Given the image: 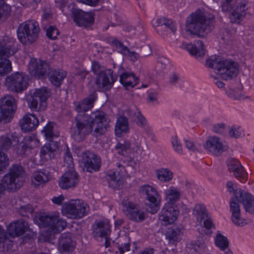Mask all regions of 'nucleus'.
<instances>
[{
    "label": "nucleus",
    "instance_id": "f257e3e1",
    "mask_svg": "<svg viewBox=\"0 0 254 254\" xmlns=\"http://www.w3.org/2000/svg\"><path fill=\"white\" fill-rule=\"evenodd\" d=\"M214 19L213 16L207 17L202 13L196 12L187 19V31L199 37H204L213 29Z\"/></svg>",
    "mask_w": 254,
    "mask_h": 254
},
{
    "label": "nucleus",
    "instance_id": "f03ea898",
    "mask_svg": "<svg viewBox=\"0 0 254 254\" xmlns=\"http://www.w3.org/2000/svg\"><path fill=\"white\" fill-rule=\"evenodd\" d=\"M206 65L217 71V74L227 80L236 76L239 68L237 63L231 60H223L219 56H213L206 60Z\"/></svg>",
    "mask_w": 254,
    "mask_h": 254
},
{
    "label": "nucleus",
    "instance_id": "7ed1b4c3",
    "mask_svg": "<svg viewBox=\"0 0 254 254\" xmlns=\"http://www.w3.org/2000/svg\"><path fill=\"white\" fill-rule=\"evenodd\" d=\"M76 116V127H108L110 119L104 112L99 111L92 112L90 115L79 113Z\"/></svg>",
    "mask_w": 254,
    "mask_h": 254
},
{
    "label": "nucleus",
    "instance_id": "20e7f679",
    "mask_svg": "<svg viewBox=\"0 0 254 254\" xmlns=\"http://www.w3.org/2000/svg\"><path fill=\"white\" fill-rule=\"evenodd\" d=\"M34 222L40 227H48L46 231L47 235H49L50 238H52L53 235L59 233L66 226L65 221L61 219L59 216L52 214H43L37 216Z\"/></svg>",
    "mask_w": 254,
    "mask_h": 254
},
{
    "label": "nucleus",
    "instance_id": "39448f33",
    "mask_svg": "<svg viewBox=\"0 0 254 254\" xmlns=\"http://www.w3.org/2000/svg\"><path fill=\"white\" fill-rule=\"evenodd\" d=\"M23 170L21 166L15 165L9 169L2 178L0 184L8 191H15L23 185Z\"/></svg>",
    "mask_w": 254,
    "mask_h": 254
},
{
    "label": "nucleus",
    "instance_id": "423d86ee",
    "mask_svg": "<svg viewBox=\"0 0 254 254\" xmlns=\"http://www.w3.org/2000/svg\"><path fill=\"white\" fill-rule=\"evenodd\" d=\"M39 32L38 22L29 20L19 25L17 30V34L19 41L22 44L30 45L37 40Z\"/></svg>",
    "mask_w": 254,
    "mask_h": 254
},
{
    "label": "nucleus",
    "instance_id": "0eeeda50",
    "mask_svg": "<svg viewBox=\"0 0 254 254\" xmlns=\"http://www.w3.org/2000/svg\"><path fill=\"white\" fill-rule=\"evenodd\" d=\"M50 97V92L46 87L37 89L27 98L28 107L33 111H42L46 109L47 100Z\"/></svg>",
    "mask_w": 254,
    "mask_h": 254
},
{
    "label": "nucleus",
    "instance_id": "6e6552de",
    "mask_svg": "<svg viewBox=\"0 0 254 254\" xmlns=\"http://www.w3.org/2000/svg\"><path fill=\"white\" fill-rule=\"evenodd\" d=\"M5 85L9 91L21 93L28 87V77L23 72H16L6 77Z\"/></svg>",
    "mask_w": 254,
    "mask_h": 254
},
{
    "label": "nucleus",
    "instance_id": "1a4fd4ad",
    "mask_svg": "<svg viewBox=\"0 0 254 254\" xmlns=\"http://www.w3.org/2000/svg\"><path fill=\"white\" fill-rule=\"evenodd\" d=\"M62 211L72 218H81L87 214L89 207L81 200H71L63 204Z\"/></svg>",
    "mask_w": 254,
    "mask_h": 254
},
{
    "label": "nucleus",
    "instance_id": "9d476101",
    "mask_svg": "<svg viewBox=\"0 0 254 254\" xmlns=\"http://www.w3.org/2000/svg\"><path fill=\"white\" fill-rule=\"evenodd\" d=\"M139 191L146 195L148 201L146 204L147 211L151 214L157 213L160 208L161 198L156 190L152 186L145 185L140 188Z\"/></svg>",
    "mask_w": 254,
    "mask_h": 254
},
{
    "label": "nucleus",
    "instance_id": "9b49d317",
    "mask_svg": "<svg viewBox=\"0 0 254 254\" xmlns=\"http://www.w3.org/2000/svg\"><path fill=\"white\" fill-rule=\"evenodd\" d=\"M28 69L32 76L37 79H42L47 75L50 66L47 61L31 58L28 64Z\"/></svg>",
    "mask_w": 254,
    "mask_h": 254
},
{
    "label": "nucleus",
    "instance_id": "f8f14e48",
    "mask_svg": "<svg viewBox=\"0 0 254 254\" xmlns=\"http://www.w3.org/2000/svg\"><path fill=\"white\" fill-rule=\"evenodd\" d=\"M123 210L125 214L131 220L139 222L145 219L144 212L139 207L128 199L123 200Z\"/></svg>",
    "mask_w": 254,
    "mask_h": 254
},
{
    "label": "nucleus",
    "instance_id": "ddd939ff",
    "mask_svg": "<svg viewBox=\"0 0 254 254\" xmlns=\"http://www.w3.org/2000/svg\"><path fill=\"white\" fill-rule=\"evenodd\" d=\"M94 14L92 12H84L82 10L72 8L71 16L74 22L79 26L85 27L91 26L94 21Z\"/></svg>",
    "mask_w": 254,
    "mask_h": 254
},
{
    "label": "nucleus",
    "instance_id": "4468645a",
    "mask_svg": "<svg viewBox=\"0 0 254 254\" xmlns=\"http://www.w3.org/2000/svg\"><path fill=\"white\" fill-rule=\"evenodd\" d=\"M82 162L83 163V170L88 172L97 171L101 167L100 157L89 151L82 153Z\"/></svg>",
    "mask_w": 254,
    "mask_h": 254
},
{
    "label": "nucleus",
    "instance_id": "2eb2a0df",
    "mask_svg": "<svg viewBox=\"0 0 254 254\" xmlns=\"http://www.w3.org/2000/svg\"><path fill=\"white\" fill-rule=\"evenodd\" d=\"M117 79V76L113 74L112 69H106L98 73L95 83L98 88L108 90L112 87Z\"/></svg>",
    "mask_w": 254,
    "mask_h": 254
},
{
    "label": "nucleus",
    "instance_id": "dca6fc26",
    "mask_svg": "<svg viewBox=\"0 0 254 254\" xmlns=\"http://www.w3.org/2000/svg\"><path fill=\"white\" fill-rule=\"evenodd\" d=\"M0 108L3 118H10L16 109V100L11 95H6L1 99Z\"/></svg>",
    "mask_w": 254,
    "mask_h": 254
},
{
    "label": "nucleus",
    "instance_id": "f3484780",
    "mask_svg": "<svg viewBox=\"0 0 254 254\" xmlns=\"http://www.w3.org/2000/svg\"><path fill=\"white\" fill-rule=\"evenodd\" d=\"M179 211L173 206L165 205L159 214V220L163 225L173 224L177 219Z\"/></svg>",
    "mask_w": 254,
    "mask_h": 254
},
{
    "label": "nucleus",
    "instance_id": "a211bd4d",
    "mask_svg": "<svg viewBox=\"0 0 254 254\" xmlns=\"http://www.w3.org/2000/svg\"><path fill=\"white\" fill-rule=\"evenodd\" d=\"M204 147L208 152L216 156H220L224 151V146L220 138L215 136L208 137Z\"/></svg>",
    "mask_w": 254,
    "mask_h": 254
},
{
    "label": "nucleus",
    "instance_id": "6ab92c4d",
    "mask_svg": "<svg viewBox=\"0 0 254 254\" xmlns=\"http://www.w3.org/2000/svg\"><path fill=\"white\" fill-rule=\"evenodd\" d=\"M235 198L237 201L243 205L246 212L250 213H254V196L239 189L235 192Z\"/></svg>",
    "mask_w": 254,
    "mask_h": 254
},
{
    "label": "nucleus",
    "instance_id": "aec40b11",
    "mask_svg": "<svg viewBox=\"0 0 254 254\" xmlns=\"http://www.w3.org/2000/svg\"><path fill=\"white\" fill-rule=\"evenodd\" d=\"M79 181L78 175L74 170L65 172L59 180V185L62 189H68L75 187Z\"/></svg>",
    "mask_w": 254,
    "mask_h": 254
},
{
    "label": "nucleus",
    "instance_id": "412c9836",
    "mask_svg": "<svg viewBox=\"0 0 254 254\" xmlns=\"http://www.w3.org/2000/svg\"><path fill=\"white\" fill-rule=\"evenodd\" d=\"M227 162L229 170L234 173L236 178L242 183L247 180L248 174L239 161L234 158H230Z\"/></svg>",
    "mask_w": 254,
    "mask_h": 254
},
{
    "label": "nucleus",
    "instance_id": "4be33fe9",
    "mask_svg": "<svg viewBox=\"0 0 254 254\" xmlns=\"http://www.w3.org/2000/svg\"><path fill=\"white\" fill-rule=\"evenodd\" d=\"M230 210L232 213L231 220L235 225L243 227L248 224L247 220L242 218L240 205L234 198L230 201Z\"/></svg>",
    "mask_w": 254,
    "mask_h": 254
},
{
    "label": "nucleus",
    "instance_id": "5701e85b",
    "mask_svg": "<svg viewBox=\"0 0 254 254\" xmlns=\"http://www.w3.org/2000/svg\"><path fill=\"white\" fill-rule=\"evenodd\" d=\"M110 232V224L107 220L97 222L93 226L92 234L95 238L106 239Z\"/></svg>",
    "mask_w": 254,
    "mask_h": 254
},
{
    "label": "nucleus",
    "instance_id": "b1692460",
    "mask_svg": "<svg viewBox=\"0 0 254 254\" xmlns=\"http://www.w3.org/2000/svg\"><path fill=\"white\" fill-rule=\"evenodd\" d=\"M97 100L95 93L90 94L79 102L75 103V110L78 113H85L92 109L95 101Z\"/></svg>",
    "mask_w": 254,
    "mask_h": 254
},
{
    "label": "nucleus",
    "instance_id": "393cba45",
    "mask_svg": "<svg viewBox=\"0 0 254 254\" xmlns=\"http://www.w3.org/2000/svg\"><path fill=\"white\" fill-rule=\"evenodd\" d=\"M156 26L158 27V32L163 31V32L161 33L163 37L167 36L169 31H171L173 34L176 32V26L171 19L163 17H160L156 20Z\"/></svg>",
    "mask_w": 254,
    "mask_h": 254
},
{
    "label": "nucleus",
    "instance_id": "a878e982",
    "mask_svg": "<svg viewBox=\"0 0 254 254\" xmlns=\"http://www.w3.org/2000/svg\"><path fill=\"white\" fill-rule=\"evenodd\" d=\"M156 26L158 27V32L163 31V32L161 33L163 37L167 36L169 31H171L173 34L176 32V26L171 19L163 17H160L156 20Z\"/></svg>",
    "mask_w": 254,
    "mask_h": 254
},
{
    "label": "nucleus",
    "instance_id": "bb28decb",
    "mask_svg": "<svg viewBox=\"0 0 254 254\" xmlns=\"http://www.w3.org/2000/svg\"><path fill=\"white\" fill-rule=\"evenodd\" d=\"M28 222L23 219H19L11 223L8 228L9 234L12 236H18L23 235L28 230Z\"/></svg>",
    "mask_w": 254,
    "mask_h": 254
},
{
    "label": "nucleus",
    "instance_id": "cd10ccee",
    "mask_svg": "<svg viewBox=\"0 0 254 254\" xmlns=\"http://www.w3.org/2000/svg\"><path fill=\"white\" fill-rule=\"evenodd\" d=\"M47 75H48L50 82L55 86L59 87L66 77V72L64 70L60 69L53 70L50 68Z\"/></svg>",
    "mask_w": 254,
    "mask_h": 254
},
{
    "label": "nucleus",
    "instance_id": "c85d7f7f",
    "mask_svg": "<svg viewBox=\"0 0 254 254\" xmlns=\"http://www.w3.org/2000/svg\"><path fill=\"white\" fill-rule=\"evenodd\" d=\"M58 150V143L57 141H50L44 145L40 150V155L46 160L51 159L55 157V153Z\"/></svg>",
    "mask_w": 254,
    "mask_h": 254
},
{
    "label": "nucleus",
    "instance_id": "c756f323",
    "mask_svg": "<svg viewBox=\"0 0 254 254\" xmlns=\"http://www.w3.org/2000/svg\"><path fill=\"white\" fill-rule=\"evenodd\" d=\"M181 195V192L177 188L173 186L170 187L165 190V191L166 200V203L165 205L173 206L180 199Z\"/></svg>",
    "mask_w": 254,
    "mask_h": 254
},
{
    "label": "nucleus",
    "instance_id": "7c9ffc66",
    "mask_svg": "<svg viewBox=\"0 0 254 254\" xmlns=\"http://www.w3.org/2000/svg\"><path fill=\"white\" fill-rule=\"evenodd\" d=\"M58 245L61 252H72L74 248L70 234H62L59 239Z\"/></svg>",
    "mask_w": 254,
    "mask_h": 254
},
{
    "label": "nucleus",
    "instance_id": "2f4dec72",
    "mask_svg": "<svg viewBox=\"0 0 254 254\" xmlns=\"http://www.w3.org/2000/svg\"><path fill=\"white\" fill-rule=\"evenodd\" d=\"M193 254H203L207 251V241L202 238L189 245Z\"/></svg>",
    "mask_w": 254,
    "mask_h": 254
},
{
    "label": "nucleus",
    "instance_id": "473e14b6",
    "mask_svg": "<svg viewBox=\"0 0 254 254\" xmlns=\"http://www.w3.org/2000/svg\"><path fill=\"white\" fill-rule=\"evenodd\" d=\"M51 178L50 173L45 170L37 171L33 175L32 183L34 186H39L48 182Z\"/></svg>",
    "mask_w": 254,
    "mask_h": 254
},
{
    "label": "nucleus",
    "instance_id": "72a5a7b5",
    "mask_svg": "<svg viewBox=\"0 0 254 254\" xmlns=\"http://www.w3.org/2000/svg\"><path fill=\"white\" fill-rule=\"evenodd\" d=\"M197 45V46L191 44H187L186 49L190 55L196 58L202 57L205 54L204 44L201 41H198Z\"/></svg>",
    "mask_w": 254,
    "mask_h": 254
},
{
    "label": "nucleus",
    "instance_id": "f704fd0d",
    "mask_svg": "<svg viewBox=\"0 0 254 254\" xmlns=\"http://www.w3.org/2000/svg\"><path fill=\"white\" fill-rule=\"evenodd\" d=\"M247 8L245 3H241L236 9L232 12L230 18L232 23H239L246 14Z\"/></svg>",
    "mask_w": 254,
    "mask_h": 254
},
{
    "label": "nucleus",
    "instance_id": "c9c22d12",
    "mask_svg": "<svg viewBox=\"0 0 254 254\" xmlns=\"http://www.w3.org/2000/svg\"><path fill=\"white\" fill-rule=\"evenodd\" d=\"M214 131L224 136L235 138L240 137L243 135V131L240 128H214Z\"/></svg>",
    "mask_w": 254,
    "mask_h": 254
},
{
    "label": "nucleus",
    "instance_id": "e433bc0d",
    "mask_svg": "<svg viewBox=\"0 0 254 254\" xmlns=\"http://www.w3.org/2000/svg\"><path fill=\"white\" fill-rule=\"evenodd\" d=\"M39 121L33 114H28L19 120V125L20 127H37Z\"/></svg>",
    "mask_w": 254,
    "mask_h": 254
},
{
    "label": "nucleus",
    "instance_id": "4c0bfd02",
    "mask_svg": "<svg viewBox=\"0 0 254 254\" xmlns=\"http://www.w3.org/2000/svg\"><path fill=\"white\" fill-rule=\"evenodd\" d=\"M215 243L221 251L227 250L225 252L226 254H232V252L229 249V242L228 239L220 233H218L216 235Z\"/></svg>",
    "mask_w": 254,
    "mask_h": 254
},
{
    "label": "nucleus",
    "instance_id": "58836bf2",
    "mask_svg": "<svg viewBox=\"0 0 254 254\" xmlns=\"http://www.w3.org/2000/svg\"><path fill=\"white\" fill-rule=\"evenodd\" d=\"M107 180L109 182L110 187L113 189H120L122 187V180L115 171H110L107 174Z\"/></svg>",
    "mask_w": 254,
    "mask_h": 254
},
{
    "label": "nucleus",
    "instance_id": "ea45409f",
    "mask_svg": "<svg viewBox=\"0 0 254 254\" xmlns=\"http://www.w3.org/2000/svg\"><path fill=\"white\" fill-rule=\"evenodd\" d=\"M155 174L158 180L162 182H168L172 180L173 173L169 168H161L155 171Z\"/></svg>",
    "mask_w": 254,
    "mask_h": 254
},
{
    "label": "nucleus",
    "instance_id": "a19ab883",
    "mask_svg": "<svg viewBox=\"0 0 254 254\" xmlns=\"http://www.w3.org/2000/svg\"><path fill=\"white\" fill-rule=\"evenodd\" d=\"M207 211L204 204H196L192 209V215L200 223L207 217Z\"/></svg>",
    "mask_w": 254,
    "mask_h": 254
},
{
    "label": "nucleus",
    "instance_id": "79ce46f5",
    "mask_svg": "<svg viewBox=\"0 0 254 254\" xmlns=\"http://www.w3.org/2000/svg\"><path fill=\"white\" fill-rule=\"evenodd\" d=\"M166 238L170 243L172 244L178 242L181 239V230L177 226H173L168 229L166 232Z\"/></svg>",
    "mask_w": 254,
    "mask_h": 254
},
{
    "label": "nucleus",
    "instance_id": "37998d69",
    "mask_svg": "<svg viewBox=\"0 0 254 254\" xmlns=\"http://www.w3.org/2000/svg\"><path fill=\"white\" fill-rule=\"evenodd\" d=\"M72 137L76 141L83 140L85 136L89 133L92 128H71Z\"/></svg>",
    "mask_w": 254,
    "mask_h": 254
},
{
    "label": "nucleus",
    "instance_id": "c03bdc74",
    "mask_svg": "<svg viewBox=\"0 0 254 254\" xmlns=\"http://www.w3.org/2000/svg\"><path fill=\"white\" fill-rule=\"evenodd\" d=\"M133 75V72L128 71H125L120 75V81L127 89L133 88L136 85L137 81L132 83L130 80H127V79L132 77Z\"/></svg>",
    "mask_w": 254,
    "mask_h": 254
},
{
    "label": "nucleus",
    "instance_id": "a18cd8bd",
    "mask_svg": "<svg viewBox=\"0 0 254 254\" xmlns=\"http://www.w3.org/2000/svg\"><path fill=\"white\" fill-rule=\"evenodd\" d=\"M16 52V48L11 43L4 44L0 41V57H8L13 55Z\"/></svg>",
    "mask_w": 254,
    "mask_h": 254
},
{
    "label": "nucleus",
    "instance_id": "49530a36",
    "mask_svg": "<svg viewBox=\"0 0 254 254\" xmlns=\"http://www.w3.org/2000/svg\"><path fill=\"white\" fill-rule=\"evenodd\" d=\"M130 148V143L128 140L124 141L123 142H118L115 146V149L117 150L118 153L124 156L127 154Z\"/></svg>",
    "mask_w": 254,
    "mask_h": 254
},
{
    "label": "nucleus",
    "instance_id": "de8ad7c7",
    "mask_svg": "<svg viewBox=\"0 0 254 254\" xmlns=\"http://www.w3.org/2000/svg\"><path fill=\"white\" fill-rule=\"evenodd\" d=\"M10 13V6L6 3L3 0H0V19H6Z\"/></svg>",
    "mask_w": 254,
    "mask_h": 254
},
{
    "label": "nucleus",
    "instance_id": "09e8293b",
    "mask_svg": "<svg viewBox=\"0 0 254 254\" xmlns=\"http://www.w3.org/2000/svg\"><path fill=\"white\" fill-rule=\"evenodd\" d=\"M12 69L10 61L6 58L0 59V75H5Z\"/></svg>",
    "mask_w": 254,
    "mask_h": 254
},
{
    "label": "nucleus",
    "instance_id": "8fccbe9b",
    "mask_svg": "<svg viewBox=\"0 0 254 254\" xmlns=\"http://www.w3.org/2000/svg\"><path fill=\"white\" fill-rule=\"evenodd\" d=\"M12 245L13 241L7 233L0 242V251H8L12 246Z\"/></svg>",
    "mask_w": 254,
    "mask_h": 254
},
{
    "label": "nucleus",
    "instance_id": "3c124183",
    "mask_svg": "<svg viewBox=\"0 0 254 254\" xmlns=\"http://www.w3.org/2000/svg\"><path fill=\"white\" fill-rule=\"evenodd\" d=\"M42 132L44 134L46 138L49 140L60 135L59 132L54 130V128H44Z\"/></svg>",
    "mask_w": 254,
    "mask_h": 254
},
{
    "label": "nucleus",
    "instance_id": "603ef678",
    "mask_svg": "<svg viewBox=\"0 0 254 254\" xmlns=\"http://www.w3.org/2000/svg\"><path fill=\"white\" fill-rule=\"evenodd\" d=\"M59 34V30L55 26H50L46 29V36L51 40H56Z\"/></svg>",
    "mask_w": 254,
    "mask_h": 254
},
{
    "label": "nucleus",
    "instance_id": "864d4df0",
    "mask_svg": "<svg viewBox=\"0 0 254 254\" xmlns=\"http://www.w3.org/2000/svg\"><path fill=\"white\" fill-rule=\"evenodd\" d=\"M117 245L118 251H116V253H119L120 254H123L125 251L130 250V244L129 241H120L117 243Z\"/></svg>",
    "mask_w": 254,
    "mask_h": 254
},
{
    "label": "nucleus",
    "instance_id": "5fc2aeb1",
    "mask_svg": "<svg viewBox=\"0 0 254 254\" xmlns=\"http://www.w3.org/2000/svg\"><path fill=\"white\" fill-rule=\"evenodd\" d=\"M9 165V160L7 155L2 152H0V174Z\"/></svg>",
    "mask_w": 254,
    "mask_h": 254
},
{
    "label": "nucleus",
    "instance_id": "6e6d98bb",
    "mask_svg": "<svg viewBox=\"0 0 254 254\" xmlns=\"http://www.w3.org/2000/svg\"><path fill=\"white\" fill-rule=\"evenodd\" d=\"M234 0H225L221 4L222 10L224 12H228L233 8V5L234 3Z\"/></svg>",
    "mask_w": 254,
    "mask_h": 254
},
{
    "label": "nucleus",
    "instance_id": "4d7b16f0",
    "mask_svg": "<svg viewBox=\"0 0 254 254\" xmlns=\"http://www.w3.org/2000/svg\"><path fill=\"white\" fill-rule=\"evenodd\" d=\"M172 144L175 151L178 154H181L183 152V148L180 140L177 136L172 138Z\"/></svg>",
    "mask_w": 254,
    "mask_h": 254
},
{
    "label": "nucleus",
    "instance_id": "13d9d810",
    "mask_svg": "<svg viewBox=\"0 0 254 254\" xmlns=\"http://www.w3.org/2000/svg\"><path fill=\"white\" fill-rule=\"evenodd\" d=\"M17 141L18 139L16 136L12 135L10 137H5L3 138L2 142V146L4 148L7 149L11 146L13 142H17Z\"/></svg>",
    "mask_w": 254,
    "mask_h": 254
},
{
    "label": "nucleus",
    "instance_id": "bf43d9fd",
    "mask_svg": "<svg viewBox=\"0 0 254 254\" xmlns=\"http://www.w3.org/2000/svg\"><path fill=\"white\" fill-rule=\"evenodd\" d=\"M147 102L153 105L158 104V93L155 92L149 93L147 95Z\"/></svg>",
    "mask_w": 254,
    "mask_h": 254
},
{
    "label": "nucleus",
    "instance_id": "052dcab7",
    "mask_svg": "<svg viewBox=\"0 0 254 254\" xmlns=\"http://www.w3.org/2000/svg\"><path fill=\"white\" fill-rule=\"evenodd\" d=\"M106 69L98 62L94 61L92 63L91 70L92 71L97 75L98 73L104 71Z\"/></svg>",
    "mask_w": 254,
    "mask_h": 254
},
{
    "label": "nucleus",
    "instance_id": "680f3d73",
    "mask_svg": "<svg viewBox=\"0 0 254 254\" xmlns=\"http://www.w3.org/2000/svg\"><path fill=\"white\" fill-rule=\"evenodd\" d=\"M33 211V209L30 205L22 206L18 209L19 213L22 216H26L28 214H31Z\"/></svg>",
    "mask_w": 254,
    "mask_h": 254
},
{
    "label": "nucleus",
    "instance_id": "e2e57ef3",
    "mask_svg": "<svg viewBox=\"0 0 254 254\" xmlns=\"http://www.w3.org/2000/svg\"><path fill=\"white\" fill-rule=\"evenodd\" d=\"M184 141L186 147L190 151L193 153L199 151L197 147L193 141L187 139H185Z\"/></svg>",
    "mask_w": 254,
    "mask_h": 254
},
{
    "label": "nucleus",
    "instance_id": "0e129e2a",
    "mask_svg": "<svg viewBox=\"0 0 254 254\" xmlns=\"http://www.w3.org/2000/svg\"><path fill=\"white\" fill-rule=\"evenodd\" d=\"M115 127H128V119L125 116L117 119Z\"/></svg>",
    "mask_w": 254,
    "mask_h": 254
},
{
    "label": "nucleus",
    "instance_id": "69168bd1",
    "mask_svg": "<svg viewBox=\"0 0 254 254\" xmlns=\"http://www.w3.org/2000/svg\"><path fill=\"white\" fill-rule=\"evenodd\" d=\"M64 162H66L69 167H71L73 165V159L69 148L67 147L64 155Z\"/></svg>",
    "mask_w": 254,
    "mask_h": 254
},
{
    "label": "nucleus",
    "instance_id": "338daca9",
    "mask_svg": "<svg viewBox=\"0 0 254 254\" xmlns=\"http://www.w3.org/2000/svg\"><path fill=\"white\" fill-rule=\"evenodd\" d=\"M107 128H94L93 130V128L91 129V131L89 133H92V135L95 137H98L100 135H103L106 131Z\"/></svg>",
    "mask_w": 254,
    "mask_h": 254
},
{
    "label": "nucleus",
    "instance_id": "774afa93",
    "mask_svg": "<svg viewBox=\"0 0 254 254\" xmlns=\"http://www.w3.org/2000/svg\"><path fill=\"white\" fill-rule=\"evenodd\" d=\"M129 131V128H115V132L116 135L121 137L124 136Z\"/></svg>",
    "mask_w": 254,
    "mask_h": 254
}]
</instances>
